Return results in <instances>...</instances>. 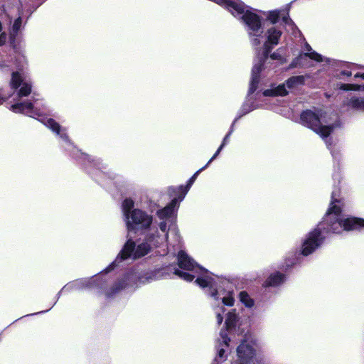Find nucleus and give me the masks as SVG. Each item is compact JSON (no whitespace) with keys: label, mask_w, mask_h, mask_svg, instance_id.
Instances as JSON below:
<instances>
[{"label":"nucleus","mask_w":364,"mask_h":364,"mask_svg":"<svg viewBox=\"0 0 364 364\" xmlns=\"http://www.w3.org/2000/svg\"><path fill=\"white\" fill-rule=\"evenodd\" d=\"M240 301L247 308H251L255 305V301L252 299L246 291H242L239 294Z\"/></svg>","instance_id":"nucleus-26"},{"label":"nucleus","mask_w":364,"mask_h":364,"mask_svg":"<svg viewBox=\"0 0 364 364\" xmlns=\"http://www.w3.org/2000/svg\"><path fill=\"white\" fill-rule=\"evenodd\" d=\"M354 77L355 78H362L363 80H364V73H357L355 75H354Z\"/></svg>","instance_id":"nucleus-55"},{"label":"nucleus","mask_w":364,"mask_h":364,"mask_svg":"<svg viewBox=\"0 0 364 364\" xmlns=\"http://www.w3.org/2000/svg\"><path fill=\"white\" fill-rule=\"evenodd\" d=\"M150 251V247L146 243H141L135 247L134 253V259L141 258L146 255Z\"/></svg>","instance_id":"nucleus-21"},{"label":"nucleus","mask_w":364,"mask_h":364,"mask_svg":"<svg viewBox=\"0 0 364 364\" xmlns=\"http://www.w3.org/2000/svg\"><path fill=\"white\" fill-rule=\"evenodd\" d=\"M282 35V32L276 28L275 27H272L267 29V43L277 46L279 43V40Z\"/></svg>","instance_id":"nucleus-15"},{"label":"nucleus","mask_w":364,"mask_h":364,"mask_svg":"<svg viewBox=\"0 0 364 364\" xmlns=\"http://www.w3.org/2000/svg\"><path fill=\"white\" fill-rule=\"evenodd\" d=\"M224 353H225V350H224V349L221 348V349H220V350H219V351H218V355H219L220 358H222V357L223 356Z\"/></svg>","instance_id":"nucleus-56"},{"label":"nucleus","mask_w":364,"mask_h":364,"mask_svg":"<svg viewBox=\"0 0 364 364\" xmlns=\"http://www.w3.org/2000/svg\"><path fill=\"white\" fill-rule=\"evenodd\" d=\"M134 203L132 198H125L122 202V209L127 219L129 218V215L133 210Z\"/></svg>","instance_id":"nucleus-27"},{"label":"nucleus","mask_w":364,"mask_h":364,"mask_svg":"<svg viewBox=\"0 0 364 364\" xmlns=\"http://www.w3.org/2000/svg\"><path fill=\"white\" fill-rule=\"evenodd\" d=\"M279 17H280L279 11V10H273V11H269L267 18L272 24H276L279 21Z\"/></svg>","instance_id":"nucleus-36"},{"label":"nucleus","mask_w":364,"mask_h":364,"mask_svg":"<svg viewBox=\"0 0 364 364\" xmlns=\"http://www.w3.org/2000/svg\"><path fill=\"white\" fill-rule=\"evenodd\" d=\"M331 228L321 225L319 223L316 228L308 232L301 245V254L309 256L320 247L326 240V235L331 234Z\"/></svg>","instance_id":"nucleus-1"},{"label":"nucleus","mask_w":364,"mask_h":364,"mask_svg":"<svg viewBox=\"0 0 364 364\" xmlns=\"http://www.w3.org/2000/svg\"><path fill=\"white\" fill-rule=\"evenodd\" d=\"M341 75L346 77H350L352 75V72L345 70L341 72Z\"/></svg>","instance_id":"nucleus-50"},{"label":"nucleus","mask_w":364,"mask_h":364,"mask_svg":"<svg viewBox=\"0 0 364 364\" xmlns=\"http://www.w3.org/2000/svg\"><path fill=\"white\" fill-rule=\"evenodd\" d=\"M7 36L5 33H2L0 34V46L5 44L6 42Z\"/></svg>","instance_id":"nucleus-47"},{"label":"nucleus","mask_w":364,"mask_h":364,"mask_svg":"<svg viewBox=\"0 0 364 364\" xmlns=\"http://www.w3.org/2000/svg\"><path fill=\"white\" fill-rule=\"evenodd\" d=\"M223 304L228 306H232L235 303V299L232 293H229L228 296H225L222 299Z\"/></svg>","instance_id":"nucleus-39"},{"label":"nucleus","mask_w":364,"mask_h":364,"mask_svg":"<svg viewBox=\"0 0 364 364\" xmlns=\"http://www.w3.org/2000/svg\"><path fill=\"white\" fill-rule=\"evenodd\" d=\"M213 281V278L205 276L204 277H198L195 280V282L201 288H205L210 286V282Z\"/></svg>","instance_id":"nucleus-33"},{"label":"nucleus","mask_w":364,"mask_h":364,"mask_svg":"<svg viewBox=\"0 0 364 364\" xmlns=\"http://www.w3.org/2000/svg\"><path fill=\"white\" fill-rule=\"evenodd\" d=\"M259 77H255V76H252V77H251V82H250V87H249V95H252L253 94L257 89L258 87V85H259Z\"/></svg>","instance_id":"nucleus-38"},{"label":"nucleus","mask_w":364,"mask_h":364,"mask_svg":"<svg viewBox=\"0 0 364 364\" xmlns=\"http://www.w3.org/2000/svg\"><path fill=\"white\" fill-rule=\"evenodd\" d=\"M334 125H322L321 123L318 124V125L314 130V132L319 134L323 138L328 137L331 134L334 130Z\"/></svg>","instance_id":"nucleus-19"},{"label":"nucleus","mask_w":364,"mask_h":364,"mask_svg":"<svg viewBox=\"0 0 364 364\" xmlns=\"http://www.w3.org/2000/svg\"><path fill=\"white\" fill-rule=\"evenodd\" d=\"M304 53H299V55L294 58L289 65L290 68H304L307 65L308 63V57L303 58Z\"/></svg>","instance_id":"nucleus-23"},{"label":"nucleus","mask_w":364,"mask_h":364,"mask_svg":"<svg viewBox=\"0 0 364 364\" xmlns=\"http://www.w3.org/2000/svg\"><path fill=\"white\" fill-rule=\"evenodd\" d=\"M343 205V203L342 204H338V202L331 200L329 204V207L326 210V214L323 217L321 223V225H326V227L331 228L332 223L336 220H339L341 218L342 213V206Z\"/></svg>","instance_id":"nucleus-5"},{"label":"nucleus","mask_w":364,"mask_h":364,"mask_svg":"<svg viewBox=\"0 0 364 364\" xmlns=\"http://www.w3.org/2000/svg\"><path fill=\"white\" fill-rule=\"evenodd\" d=\"M347 105L355 110L364 112V98L353 97L350 99Z\"/></svg>","instance_id":"nucleus-22"},{"label":"nucleus","mask_w":364,"mask_h":364,"mask_svg":"<svg viewBox=\"0 0 364 364\" xmlns=\"http://www.w3.org/2000/svg\"><path fill=\"white\" fill-rule=\"evenodd\" d=\"M22 23V20L21 17H18L14 22V24L12 26V31L14 33H18V31L20 29V27Z\"/></svg>","instance_id":"nucleus-42"},{"label":"nucleus","mask_w":364,"mask_h":364,"mask_svg":"<svg viewBox=\"0 0 364 364\" xmlns=\"http://www.w3.org/2000/svg\"><path fill=\"white\" fill-rule=\"evenodd\" d=\"M238 356V364H252L256 355L255 349L250 344L243 341L237 348Z\"/></svg>","instance_id":"nucleus-7"},{"label":"nucleus","mask_w":364,"mask_h":364,"mask_svg":"<svg viewBox=\"0 0 364 364\" xmlns=\"http://www.w3.org/2000/svg\"><path fill=\"white\" fill-rule=\"evenodd\" d=\"M171 269L169 266H166L164 267H161L158 269H155L154 270L147 271L141 273L138 277V280L139 282L146 283L150 282L153 280H156L165 274H168V271Z\"/></svg>","instance_id":"nucleus-9"},{"label":"nucleus","mask_w":364,"mask_h":364,"mask_svg":"<svg viewBox=\"0 0 364 364\" xmlns=\"http://www.w3.org/2000/svg\"><path fill=\"white\" fill-rule=\"evenodd\" d=\"M247 7L245 4L241 0H229L225 9L235 17H240L246 11Z\"/></svg>","instance_id":"nucleus-12"},{"label":"nucleus","mask_w":364,"mask_h":364,"mask_svg":"<svg viewBox=\"0 0 364 364\" xmlns=\"http://www.w3.org/2000/svg\"><path fill=\"white\" fill-rule=\"evenodd\" d=\"M220 336L223 339L224 343L228 346V343L230 341V338L228 337V334L225 332L221 331Z\"/></svg>","instance_id":"nucleus-46"},{"label":"nucleus","mask_w":364,"mask_h":364,"mask_svg":"<svg viewBox=\"0 0 364 364\" xmlns=\"http://www.w3.org/2000/svg\"><path fill=\"white\" fill-rule=\"evenodd\" d=\"M260 40L258 38H255L252 40V44L254 46H257L260 44Z\"/></svg>","instance_id":"nucleus-51"},{"label":"nucleus","mask_w":364,"mask_h":364,"mask_svg":"<svg viewBox=\"0 0 364 364\" xmlns=\"http://www.w3.org/2000/svg\"><path fill=\"white\" fill-rule=\"evenodd\" d=\"M331 200L338 202V204L343 203V199L340 198V190L333 191L331 193Z\"/></svg>","instance_id":"nucleus-40"},{"label":"nucleus","mask_w":364,"mask_h":364,"mask_svg":"<svg viewBox=\"0 0 364 364\" xmlns=\"http://www.w3.org/2000/svg\"><path fill=\"white\" fill-rule=\"evenodd\" d=\"M264 69V64L258 61L252 67V75L260 77V73Z\"/></svg>","instance_id":"nucleus-37"},{"label":"nucleus","mask_w":364,"mask_h":364,"mask_svg":"<svg viewBox=\"0 0 364 364\" xmlns=\"http://www.w3.org/2000/svg\"><path fill=\"white\" fill-rule=\"evenodd\" d=\"M135 247V242L131 238L128 239L127 241L124 245V246L122 247L121 251L117 255V260L122 262L130 258L131 257H132V258L134 259Z\"/></svg>","instance_id":"nucleus-11"},{"label":"nucleus","mask_w":364,"mask_h":364,"mask_svg":"<svg viewBox=\"0 0 364 364\" xmlns=\"http://www.w3.org/2000/svg\"><path fill=\"white\" fill-rule=\"evenodd\" d=\"M238 321V316L235 313V309L229 311L227 314L225 325L226 331H231L235 328Z\"/></svg>","instance_id":"nucleus-18"},{"label":"nucleus","mask_w":364,"mask_h":364,"mask_svg":"<svg viewBox=\"0 0 364 364\" xmlns=\"http://www.w3.org/2000/svg\"><path fill=\"white\" fill-rule=\"evenodd\" d=\"M174 210L169 206L166 205L164 208L157 211V215L161 219H166L171 217Z\"/></svg>","instance_id":"nucleus-30"},{"label":"nucleus","mask_w":364,"mask_h":364,"mask_svg":"<svg viewBox=\"0 0 364 364\" xmlns=\"http://www.w3.org/2000/svg\"><path fill=\"white\" fill-rule=\"evenodd\" d=\"M173 274L175 275H177L181 279H183L184 281L189 282H192L195 278V276L193 274H191L188 272H183L176 268L173 269Z\"/></svg>","instance_id":"nucleus-29"},{"label":"nucleus","mask_w":364,"mask_h":364,"mask_svg":"<svg viewBox=\"0 0 364 364\" xmlns=\"http://www.w3.org/2000/svg\"><path fill=\"white\" fill-rule=\"evenodd\" d=\"M218 294V291L217 289H213L210 294H211V296L217 299Z\"/></svg>","instance_id":"nucleus-54"},{"label":"nucleus","mask_w":364,"mask_h":364,"mask_svg":"<svg viewBox=\"0 0 364 364\" xmlns=\"http://www.w3.org/2000/svg\"><path fill=\"white\" fill-rule=\"evenodd\" d=\"M338 88L339 90H343V91H359L361 88V85H357V84H350V83H340L338 84Z\"/></svg>","instance_id":"nucleus-31"},{"label":"nucleus","mask_w":364,"mask_h":364,"mask_svg":"<svg viewBox=\"0 0 364 364\" xmlns=\"http://www.w3.org/2000/svg\"><path fill=\"white\" fill-rule=\"evenodd\" d=\"M173 188H177V187L170 186L168 188V193L169 196L173 197V198L167 205L171 207L174 210L176 207H178L179 202L181 201L184 198H181V192L179 190L172 191Z\"/></svg>","instance_id":"nucleus-17"},{"label":"nucleus","mask_w":364,"mask_h":364,"mask_svg":"<svg viewBox=\"0 0 364 364\" xmlns=\"http://www.w3.org/2000/svg\"><path fill=\"white\" fill-rule=\"evenodd\" d=\"M269 58V55H265V53H263L262 52L261 54H259V53L258 54V61L260 63H262L264 65Z\"/></svg>","instance_id":"nucleus-45"},{"label":"nucleus","mask_w":364,"mask_h":364,"mask_svg":"<svg viewBox=\"0 0 364 364\" xmlns=\"http://www.w3.org/2000/svg\"><path fill=\"white\" fill-rule=\"evenodd\" d=\"M213 1H215V3H217L218 4L223 6V7H226L229 0H212Z\"/></svg>","instance_id":"nucleus-49"},{"label":"nucleus","mask_w":364,"mask_h":364,"mask_svg":"<svg viewBox=\"0 0 364 364\" xmlns=\"http://www.w3.org/2000/svg\"><path fill=\"white\" fill-rule=\"evenodd\" d=\"M239 117H237L235 119V120L233 121L231 127H230V129L229 130V132H228V134L225 136L223 141H222V144H220V146H219V148L218 149V150L216 151V152L214 154V155L211 157V159L208 161V164H210L218 156V154H220V152L221 151V150L223 149V147L226 145V144L228 142V140H229V138L230 136V135L232 134V133L234 131V125H235V123L236 122V121L238 119Z\"/></svg>","instance_id":"nucleus-20"},{"label":"nucleus","mask_w":364,"mask_h":364,"mask_svg":"<svg viewBox=\"0 0 364 364\" xmlns=\"http://www.w3.org/2000/svg\"><path fill=\"white\" fill-rule=\"evenodd\" d=\"M287 279V275L279 271H276L269 275L265 279L262 286L267 287H277L285 282Z\"/></svg>","instance_id":"nucleus-10"},{"label":"nucleus","mask_w":364,"mask_h":364,"mask_svg":"<svg viewBox=\"0 0 364 364\" xmlns=\"http://www.w3.org/2000/svg\"><path fill=\"white\" fill-rule=\"evenodd\" d=\"M269 58L272 60H280L282 56L279 53L274 52L272 53H270Z\"/></svg>","instance_id":"nucleus-48"},{"label":"nucleus","mask_w":364,"mask_h":364,"mask_svg":"<svg viewBox=\"0 0 364 364\" xmlns=\"http://www.w3.org/2000/svg\"><path fill=\"white\" fill-rule=\"evenodd\" d=\"M177 264L179 268L186 270V271H192L196 267H198L200 269V274H208V270L205 268L200 266L197 262H196L191 257H190L188 254L183 251L180 250L177 255Z\"/></svg>","instance_id":"nucleus-6"},{"label":"nucleus","mask_w":364,"mask_h":364,"mask_svg":"<svg viewBox=\"0 0 364 364\" xmlns=\"http://www.w3.org/2000/svg\"><path fill=\"white\" fill-rule=\"evenodd\" d=\"M302 56H304L303 58L308 57V58H310V59L315 60L316 62H318V63L323 62L322 55L314 50L303 53Z\"/></svg>","instance_id":"nucleus-35"},{"label":"nucleus","mask_w":364,"mask_h":364,"mask_svg":"<svg viewBox=\"0 0 364 364\" xmlns=\"http://www.w3.org/2000/svg\"><path fill=\"white\" fill-rule=\"evenodd\" d=\"M299 119L300 123L303 126L306 127L313 131L318 124H321V117L319 114L309 109L303 110L301 112Z\"/></svg>","instance_id":"nucleus-8"},{"label":"nucleus","mask_w":364,"mask_h":364,"mask_svg":"<svg viewBox=\"0 0 364 364\" xmlns=\"http://www.w3.org/2000/svg\"><path fill=\"white\" fill-rule=\"evenodd\" d=\"M11 94H6L4 89H0V105L3 104L6 100H7L10 97Z\"/></svg>","instance_id":"nucleus-44"},{"label":"nucleus","mask_w":364,"mask_h":364,"mask_svg":"<svg viewBox=\"0 0 364 364\" xmlns=\"http://www.w3.org/2000/svg\"><path fill=\"white\" fill-rule=\"evenodd\" d=\"M242 21L247 26L248 30L251 31L250 34H253L257 36V33L262 28V17L258 14L247 9L242 16H240Z\"/></svg>","instance_id":"nucleus-4"},{"label":"nucleus","mask_w":364,"mask_h":364,"mask_svg":"<svg viewBox=\"0 0 364 364\" xmlns=\"http://www.w3.org/2000/svg\"><path fill=\"white\" fill-rule=\"evenodd\" d=\"M305 82V78L303 75H296L288 78L286 80V85L288 88L291 89L296 85H302Z\"/></svg>","instance_id":"nucleus-24"},{"label":"nucleus","mask_w":364,"mask_h":364,"mask_svg":"<svg viewBox=\"0 0 364 364\" xmlns=\"http://www.w3.org/2000/svg\"><path fill=\"white\" fill-rule=\"evenodd\" d=\"M285 85L286 83L280 84L274 88L267 89L263 92V95L267 97L286 96L289 92Z\"/></svg>","instance_id":"nucleus-16"},{"label":"nucleus","mask_w":364,"mask_h":364,"mask_svg":"<svg viewBox=\"0 0 364 364\" xmlns=\"http://www.w3.org/2000/svg\"><path fill=\"white\" fill-rule=\"evenodd\" d=\"M305 47H306V49L309 51V52H311L312 51V48L311 47V46L309 44V43H306L305 45Z\"/></svg>","instance_id":"nucleus-57"},{"label":"nucleus","mask_w":364,"mask_h":364,"mask_svg":"<svg viewBox=\"0 0 364 364\" xmlns=\"http://www.w3.org/2000/svg\"><path fill=\"white\" fill-rule=\"evenodd\" d=\"M127 287V282L125 279L117 280L112 287L113 293H117Z\"/></svg>","instance_id":"nucleus-32"},{"label":"nucleus","mask_w":364,"mask_h":364,"mask_svg":"<svg viewBox=\"0 0 364 364\" xmlns=\"http://www.w3.org/2000/svg\"><path fill=\"white\" fill-rule=\"evenodd\" d=\"M291 21V19L289 18V14H287L286 16L282 17V21L286 24H288L289 22Z\"/></svg>","instance_id":"nucleus-52"},{"label":"nucleus","mask_w":364,"mask_h":364,"mask_svg":"<svg viewBox=\"0 0 364 364\" xmlns=\"http://www.w3.org/2000/svg\"><path fill=\"white\" fill-rule=\"evenodd\" d=\"M23 83V77L18 71L13 72L10 81V86L13 90L18 89Z\"/></svg>","instance_id":"nucleus-25"},{"label":"nucleus","mask_w":364,"mask_h":364,"mask_svg":"<svg viewBox=\"0 0 364 364\" xmlns=\"http://www.w3.org/2000/svg\"><path fill=\"white\" fill-rule=\"evenodd\" d=\"M363 89H364V85H363Z\"/></svg>","instance_id":"nucleus-60"},{"label":"nucleus","mask_w":364,"mask_h":364,"mask_svg":"<svg viewBox=\"0 0 364 364\" xmlns=\"http://www.w3.org/2000/svg\"><path fill=\"white\" fill-rule=\"evenodd\" d=\"M332 223L331 228H330L332 234H340L343 230H360L364 228V219L353 216L343 219L341 218L339 220H336Z\"/></svg>","instance_id":"nucleus-3"},{"label":"nucleus","mask_w":364,"mask_h":364,"mask_svg":"<svg viewBox=\"0 0 364 364\" xmlns=\"http://www.w3.org/2000/svg\"><path fill=\"white\" fill-rule=\"evenodd\" d=\"M34 105L31 102H23L15 103L11 105V109L16 113H23L29 117H33L34 114Z\"/></svg>","instance_id":"nucleus-13"},{"label":"nucleus","mask_w":364,"mask_h":364,"mask_svg":"<svg viewBox=\"0 0 364 364\" xmlns=\"http://www.w3.org/2000/svg\"><path fill=\"white\" fill-rule=\"evenodd\" d=\"M274 45H272L267 42H264L262 46V53H265V55H269Z\"/></svg>","instance_id":"nucleus-41"},{"label":"nucleus","mask_w":364,"mask_h":364,"mask_svg":"<svg viewBox=\"0 0 364 364\" xmlns=\"http://www.w3.org/2000/svg\"><path fill=\"white\" fill-rule=\"evenodd\" d=\"M217 322L218 325H220L223 321V317L220 314H218L216 316Z\"/></svg>","instance_id":"nucleus-53"},{"label":"nucleus","mask_w":364,"mask_h":364,"mask_svg":"<svg viewBox=\"0 0 364 364\" xmlns=\"http://www.w3.org/2000/svg\"><path fill=\"white\" fill-rule=\"evenodd\" d=\"M209 164H208V162L204 166H203L199 170H198L189 178V180L188 181L187 184L186 186L181 185V186H178L177 188H173L172 191H175L179 190L181 192V198H185L186 195L187 194V193L188 192L189 189L191 188V187L192 186V185L195 182V181L196 180V178H197L198 176L199 175V173L202 171L205 170L208 166Z\"/></svg>","instance_id":"nucleus-14"},{"label":"nucleus","mask_w":364,"mask_h":364,"mask_svg":"<svg viewBox=\"0 0 364 364\" xmlns=\"http://www.w3.org/2000/svg\"><path fill=\"white\" fill-rule=\"evenodd\" d=\"M153 221V217L145 211L135 208L133 209L129 218L127 219L126 225L128 232L141 229L147 230L150 228Z\"/></svg>","instance_id":"nucleus-2"},{"label":"nucleus","mask_w":364,"mask_h":364,"mask_svg":"<svg viewBox=\"0 0 364 364\" xmlns=\"http://www.w3.org/2000/svg\"><path fill=\"white\" fill-rule=\"evenodd\" d=\"M122 262L121 261H117V257L115 259L108 265V267L105 269L106 272H110L111 271L114 270L115 267H117L119 264Z\"/></svg>","instance_id":"nucleus-43"},{"label":"nucleus","mask_w":364,"mask_h":364,"mask_svg":"<svg viewBox=\"0 0 364 364\" xmlns=\"http://www.w3.org/2000/svg\"><path fill=\"white\" fill-rule=\"evenodd\" d=\"M44 124L57 134H60L61 126L53 118H48Z\"/></svg>","instance_id":"nucleus-28"},{"label":"nucleus","mask_w":364,"mask_h":364,"mask_svg":"<svg viewBox=\"0 0 364 364\" xmlns=\"http://www.w3.org/2000/svg\"><path fill=\"white\" fill-rule=\"evenodd\" d=\"M10 41H11H11H12V42H14V41H15V36H11V37L10 38Z\"/></svg>","instance_id":"nucleus-59"},{"label":"nucleus","mask_w":364,"mask_h":364,"mask_svg":"<svg viewBox=\"0 0 364 364\" xmlns=\"http://www.w3.org/2000/svg\"><path fill=\"white\" fill-rule=\"evenodd\" d=\"M165 228H166V224H165V223H164V224L161 223V224L160 225V229H161L162 231H164V230H165Z\"/></svg>","instance_id":"nucleus-58"},{"label":"nucleus","mask_w":364,"mask_h":364,"mask_svg":"<svg viewBox=\"0 0 364 364\" xmlns=\"http://www.w3.org/2000/svg\"><path fill=\"white\" fill-rule=\"evenodd\" d=\"M31 92V85L26 82L22 84V87L19 89L18 92V95L21 97H27Z\"/></svg>","instance_id":"nucleus-34"}]
</instances>
